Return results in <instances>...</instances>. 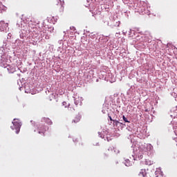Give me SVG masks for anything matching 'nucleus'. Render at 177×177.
Returning <instances> with one entry per match:
<instances>
[{"mask_svg": "<svg viewBox=\"0 0 177 177\" xmlns=\"http://www.w3.org/2000/svg\"><path fill=\"white\" fill-rule=\"evenodd\" d=\"M12 124L13 126H11V129H12V131L15 129L16 133H19V132H20V128H21V122H20V120H19V119H14Z\"/></svg>", "mask_w": 177, "mask_h": 177, "instance_id": "f257e3e1", "label": "nucleus"}, {"mask_svg": "<svg viewBox=\"0 0 177 177\" xmlns=\"http://www.w3.org/2000/svg\"><path fill=\"white\" fill-rule=\"evenodd\" d=\"M66 102H63V104L64 105V104H66Z\"/></svg>", "mask_w": 177, "mask_h": 177, "instance_id": "4468645a", "label": "nucleus"}, {"mask_svg": "<svg viewBox=\"0 0 177 177\" xmlns=\"http://www.w3.org/2000/svg\"><path fill=\"white\" fill-rule=\"evenodd\" d=\"M37 131L39 135H42V136H45V132H46V126L39 125Z\"/></svg>", "mask_w": 177, "mask_h": 177, "instance_id": "f03ea898", "label": "nucleus"}, {"mask_svg": "<svg viewBox=\"0 0 177 177\" xmlns=\"http://www.w3.org/2000/svg\"><path fill=\"white\" fill-rule=\"evenodd\" d=\"M147 175V173H146V169H141L140 173H139V176H143V177H145Z\"/></svg>", "mask_w": 177, "mask_h": 177, "instance_id": "39448f33", "label": "nucleus"}, {"mask_svg": "<svg viewBox=\"0 0 177 177\" xmlns=\"http://www.w3.org/2000/svg\"><path fill=\"white\" fill-rule=\"evenodd\" d=\"M81 121V115H77L76 117L74 118L72 122H74V124H77V122H80Z\"/></svg>", "mask_w": 177, "mask_h": 177, "instance_id": "7ed1b4c3", "label": "nucleus"}, {"mask_svg": "<svg viewBox=\"0 0 177 177\" xmlns=\"http://www.w3.org/2000/svg\"><path fill=\"white\" fill-rule=\"evenodd\" d=\"M57 2H58V5H59L61 10L63 12L64 10V7L63 6L64 1H62V0H57Z\"/></svg>", "mask_w": 177, "mask_h": 177, "instance_id": "20e7f679", "label": "nucleus"}, {"mask_svg": "<svg viewBox=\"0 0 177 177\" xmlns=\"http://www.w3.org/2000/svg\"><path fill=\"white\" fill-rule=\"evenodd\" d=\"M109 118L110 119V121H113V122L115 121V120H113V118L110 115H109Z\"/></svg>", "mask_w": 177, "mask_h": 177, "instance_id": "9d476101", "label": "nucleus"}, {"mask_svg": "<svg viewBox=\"0 0 177 177\" xmlns=\"http://www.w3.org/2000/svg\"><path fill=\"white\" fill-rule=\"evenodd\" d=\"M140 157L142 158V157H143V156H140Z\"/></svg>", "mask_w": 177, "mask_h": 177, "instance_id": "aec40b11", "label": "nucleus"}, {"mask_svg": "<svg viewBox=\"0 0 177 177\" xmlns=\"http://www.w3.org/2000/svg\"><path fill=\"white\" fill-rule=\"evenodd\" d=\"M146 164H147V165H149V163H147V161H146Z\"/></svg>", "mask_w": 177, "mask_h": 177, "instance_id": "f3484780", "label": "nucleus"}, {"mask_svg": "<svg viewBox=\"0 0 177 177\" xmlns=\"http://www.w3.org/2000/svg\"><path fill=\"white\" fill-rule=\"evenodd\" d=\"M151 149H144L142 150V153H147V151H150Z\"/></svg>", "mask_w": 177, "mask_h": 177, "instance_id": "6e6552de", "label": "nucleus"}, {"mask_svg": "<svg viewBox=\"0 0 177 177\" xmlns=\"http://www.w3.org/2000/svg\"><path fill=\"white\" fill-rule=\"evenodd\" d=\"M70 29L72 30L73 31H75V27L74 26H71Z\"/></svg>", "mask_w": 177, "mask_h": 177, "instance_id": "1a4fd4ad", "label": "nucleus"}, {"mask_svg": "<svg viewBox=\"0 0 177 177\" xmlns=\"http://www.w3.org/2000/svg\"><path fill=\"white\" fill-rule=\"evenodd\" d=\"M73 142H78V140H77V138H73Z\"/></svg>", "mask_w": 177, "mask_h": 177, "instance_id": "f8f14e48", "label": "nucleus"}, {"mask_svg": "<svg viewBox=\"0 0 177 177\" xmlns=\"http://www.w3.org/2000/svg\"><path fill=\"white\" fill-rule=\"evenodd\" d=\"M12 71H15V69H12Z\"/></svg>", "mask_w": 177, "mask_h": 177, "instance_id": "6ab92c4d", "label": "nucleus"}, {"mask_svg": "<svg viewBox=\"0 0 177 177\" xmlns=\"http://www.w3.org/2000/svg\"><path fill=\"white\" fill-rule=\"evenodd\" d=\"M46 39H49V37H48V38H47V37H46Z\"/></svg>", "mask_w": 177, "mask_h": 177, "instance_id": "2eb2a0df", "label": "nucleus"}, {"mask_svg": "<svg viewBox=\"0 0 177 177\" xmlns=\"http://www.w3.org/2000/svg\"><path fill=\"white\" fill-rule=\"evenodd\" d=\"M94 15H97V12H96V13L94 12Z\"/></svg>", "mask_w": 177, "mask_h": 177, "instance_id": "dca6fc26", "label": "nucleus"}, {"mask_svg": "<svg viewBox=\"0 0 177 177\" xmlns=\"http://www.w3.org/2000/svg\"><path fill=\"white\" fill-rule=\"evenodd\" d=\"M43 120L45 121V122H47V124H52V121H50V119L48 118H44Z\"/></svg>", "mask_w": 177, "mask_h": 177, "instance_id": "423d86ee", "label": "nucleus"}, {"mask_svg": "<svg viewBox=\"0 0 177 177\" xmlns=\"http://www.w3.org/2000/svg\"><path fill=\"white\" fill-rule=\"evenodd\" d=\"M123 120L124 121V122H129V121L128 120V119L125 117V115L122 116Z\"/></svg>", "mask_w": 177, "mask_h": 177, "instance_id": "0eeeda50", "label": "nucleus"}, {"mask_svg": "<svg viewBox=\"0 0 177 177\" xmlns=\"http://www.w3.org/2000/svg\"><path fill=\"white\" fill-rule=\"evenodd\" d=\"M99 15H100V12H98Z\"/></svg>", "mask_w": 177, "mask_h": 177, "instance_id": "a211bd4d", "label": "nucleus"}, {"mask_svg": "<svg viewBox=\"0 0 177 177\" xmlns=\"http://www.w3.org/2000/svg\"><path fill=\"white\" fill-rule=\"evenodd\" d=\"M113 122H115L116 125H117V124H120V122L118 120H115V121H113Z\"/></svg>", "mask_w": 177, "mask_h": 177, "instance_id": "9b49d317", "label": "nucleus"}, {"mask_svg": "<svg viewBox=\"0 0 177 177\" xmlns=\"http://www.w3.org/2000/svg\"><path fill=\"white\" fill-rule=\"evenodd\" d=\"M75 104H76V106H77V104H78V101H75Z\"/></svg>", "mask_w": 177, "mask_h": 177, "instance_id": "ddd939ff", "label": "nucleus"}]
</instances>
